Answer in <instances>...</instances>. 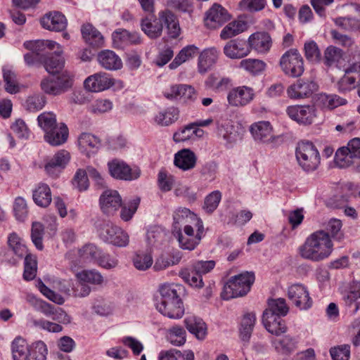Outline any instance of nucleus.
I'll return each mask as SVG.
<instances>
[{
	"label": "nucleus",
	"mask_w": 360,
	"mask_h": 360,
	"mask_svg": "<svg viewBox=\"0 0 360 360\" xmlns=\"http://www.w3.org/2000/svg\"><path fill=\"white\" fill-rule=\"evenodd\" d=\"M256 322V315L253 312L244 314L240 322V337L243 341H248Z\"/></svg>",
	"instance_id": "obj_42"
},
{
	"label": "nucleus",
	"mask_w": 360,
	"mask_h": 360,
	"mask_svg": "<svg viewBox=\"0 0 360 360\" xmlns=\"http://www.w3.org/2000/svg\"><path fill=\"white\" fill-rule=\"evenodd\" d=\"M347 101L337 95L321 94L318 96L316 105L322 109L333 110L346 104Z\"/></svg>",
	"instance_id": "obj_40"
},
{
	"label": "nucleus",
	"mask_w": 360,
	"mask_h": 360,
	"mask_svg": "<svg viewBox=\"0 0 360 360\" xmlns=\"http://www.w3.org/2000/svg\"><path fill=\"white\" fill-rule=\"evenodd\" d=\"M74 83V75L67 70L50 74L40 83L41 90L51 96H58L70 90Z\"/></svg>",
	"instance_id": "obj_4"
},
{
	"label": "nucleus",
	"mask_w": 360,
	"mask_h": 360,
	"mask_svg": "<svg viewBox=\"0 0 360 360\" xmlns=\"http://www.w3.org/2000/svg\"><path fill=\"white\" fill-rule=\"evenodd\" d=\"M341 226H330L328 231H317L310 234L299 248L302 257L314 262L328 258L333 250L332 239L341 240L344 233Z\"/></svg>",
	"instance_id": "obj_1"
},
{
	"label": "nucleus",
	"mask_w": 360,
	"mask_h": 360,
	"mask_svg": "<svg viewBox=\"0 0 360 360\" xmlns=\"http://www.w3.org/2000/svg\"><path fill=\"white\" fill-rule=\"evenodd\" d=\"M43 28L53 31L63 32L65 30L68 21L66 17L59 11H50L46 13L40 20Z\"/></svg>",
	"instance_id": "obj_22"
},
{
	"label": "nucleus",
	"mask_w": 360,
	"mask_h": 360,
	"mask_svg": "<svg viewBox=\"0 0 360 360\" xmlns=\"http://www.w3.org/2000/svg\"><path fill=\"white\" fill-rule=\"evenodd\" d=\"M39 125L45 133L50 131L58 124L56 122V115L52 112H43L37 118Z\"/></svg>",
	"instance_id": "obj_59"
},
{
	"label": "nucleus",
	"mask_w": 360,
	"mask_h": 360,
	"mask_svg": "<svg viewBox=\"0 0 360 360\" xmlns=\"http://www.w3.org/2000/svg\"><path fill=\"white\" fill-rule=\"evenodd\" d=\"M281 317L270 313L263 312L262 323L269 333L278 336L286 331L287 328L285 321Z\"/></svg>",
	"instance_id": "obj_27"
},
{
	"label": "nucleus",
	"mask_w": 360,
	"mask_h": 360,
	"mask_svg": "<svg viewBox=\"0 0 360 360\" xmlns=\"http://www.w3.org/2000/svg\"><path fill=\"white\" fill-rule=\"evenodd\" d=\"M99 205L103 214L113 215L122 207V198L117 191L106 190L100 196Z\"/></svg>",
	"instance_id": "obj_14"
},
{
	"label": "nucleus",
	"mask_w": 360,
	"mask_h": 360,
	"mask_svg": "<svg viewBox=\"0 0 360 360\" xmlns=\"http://www.w3.org/2000/svg\"><path fill=\"white\" fill-rule=\"evenodd\" d=\"M176 287L174 284L162 285L159 289L160 297L155 304L160 313L172 319H181L184 314V307Z\"/></svg>",
	"instance_id": "obj_3"
},
{
	"label": "nucleus",
	"mask_w": 360,
	"mask_h": 360,
	"mask_svg": "<svg viewBox=\"0 0 360 360\" xmlns=\"http://www.w3.org/2000/svg\"><path fill=\"white\" fill-rule=\"evenodd\" d=\"M296 159L299 165L305 172L316 170L320 164V155L311 142L299 143L295 150Z\"/></svg>",
	"instance_id": "obj_6"
},
{
	"label": "nucleus",
	"mask_w": 360,
	"mask_h": 360,
	"mask_svg": "<svg viewBox=\"0 0 360 360\" xmlns=\"http://www.w3.org/2000/svg\"><path fill=\"white\" fill-rule=\"evenodd\" d=\"M186 331L181 326H174L167 332V340L175 346L183 345L186 342Z\"/></svg>",
	"instance_id": "obj_56"
},
{
	"label": "nucleus",
	"mask_w": 360,
	"mask_h": 360,
	"mask_svg": "<svg viewBox=\"0 0 360 360\" xmlns=\"http://www.w3.org/2000/svg\"><path fill=\"white\" fill-rule=\"evenodd\" d=\"M248 46L250 52L255 51L259 54L267 53L272 46V39L267 32H256L252 34L248 38Z\"/></svg>",
	"instance_id": "obj_20"
},
{
	"label": "nucleus",
	"mask_w": 360,
	"mask_h": 360,
	"mask_svg": "<svg viewBox=\"0 0 360 360\" xmlns=\"http://www.w3.org/2000/svg\"><path fill=\"white\" fill-rule=\"evenodd\" d=\"M197 162V157L193 151L188 148L180 150L174 155V164L183 171L193 169Z\"/></svg>",
	"instance_id": "obj_25"
},
{
	"label": "nucleus",
	"mask_w": 360,
	"mask_h": 360,
	"mask_svg": "<svg viewBox=\"0 0 360 360\" xmlns=\"http://www.w3.org/2000/svg\"><path fill=\"white\" fill-rule=\"evenodd\" d=\"M286 113L292 120L304 125L311 124L316 116L313 105H290L286 108Z\"/></svg>",
	"instance_id": "obj_10"
},
{
	"label": "nucleus",
	"mask_w": 360,
	"mask_h": 360,
	"mask_svg": "<svg viewBox=\"0 0 360 360\" xmlns=\"http://www.w3.org/2000/svg\"><path fill=\"white\" fill-rule=\"evenodd\" d=\"M342 57V51L340 49L330 46L324 52V63L328 67L337 65Z\"/></svg>",
	"instance_id": "obj_57"
},
{
	"label": "nucleus",
	"mask_w": 360,
	"mask_h": 360,
	"mask_svg": "<svg viewBox=\"0 0 360 360\" xmlns=\"http://www.w3.org/2000/svg\"><path fill=\"white\" fill-rule=\"evenodd\" d=\"M289 311L285 300L283 298L271 299L268 301V308L264 312L272 314L274 315L285 316Z\"/></svg>",
	"instance_id": "obj_45"
},
{
	"label": "nucleus",
	"mask_w": 360,
	"mask_h": 360,
	"mask_svg": "<svg viewBox=\"0 0 360 360\" xmlns=\"http://www.w3.org/2000/svg\"><path fill=\"white\" fill-rule=\"evenodd\" d=\"M184 323L187 330L198 340H204L207 335V326L202 319L190 316L185 319Z\"/></svg>",
	"instance_id": "obj_33"
},
{
	"label": "nucleus",
	"mask_w": 360,
	"mask_h": 360,
	"mask_svg": "<svg viewBox=\"0 0 360 360\" xmlns=\"http://www.w3.org/2000/svg\"><path fill=\"white\" fill-rule=\"evenodd\" d=\"M3 77L5 82V89L8 93L16 94L19 91L16 75L13 71L4 67L3 68Z\"/></svg>",
	"instance_id": "obj_49"
},
{
	"label": "nucleus",
	"mask_w": 360,
	"mask_h": 360,
	"mask_svg": "<svg viewBox=\"0 0 360 360\" xmlns=\"http://www.w3.org/2000/svg\"><path fill=\"white\" fill-rule=\"evenodd\" d=\"M245 29L246 24L243 21H233L223 28L220 37L223 39H227L243 32Z\"/></svg>",
	"instance_id": "obj_47"
},
{
	"label": "nucleus",
	"mask_w": 360,
	"mask_h": 360,
	"mask_svg": "<svg viewBox=\"0 0 360 360\" xmlns=\"http://www.w3.org/2000/svg\"><path fill=\"white\" fill-rule=\"evenodd\" d=\"M100 237L117 247H126L129 242L128 233L121 226H103L100 230Z\"/></svg>",
	"instance_id": "obj_11"
},
{
	"label": "nucleus",
	"mask_w": 360,
	"mask_h": 360,
	"mask_svg": "<svg viewBox=\"0 0 360 360\" xmlns=\"http://www.w3.org/2000/svg\"><path fill=\"white\" fill-rule=\"evenodd\" d=\"M32 199L34 203L39 207H48L52 200L50 187L44 183H39L33 190Z\"/></svg>",
	"instance_id": "obj_35"
},
{
	"label": "nucleus",
	"mask_w": 360,
	"mask_h": 360,
	"mask_svg": "<svg viewBox=\"0 0 360 360\" xmlns=\"http://www.w3.org/2000/svg\"><path fill=\"white\" fill-rule=\"evenodd\" d=\"M199 51V49L195 45H187L184 47L176 56L173 61L169 64L170 69H176L182 63L193 58Z\"/></svg>",
	"instance_id": "obj_41"
},
{
	"label": "nucleus",
	"mask_w": 360,
	"mask_h": 360,
	"mask_svg": "<svg viewBox=\"0 0 360 360\" xmlns=\"http://www.w3.org/2000/svg\"><path fill=\"white\" fill-rule=\"evenodd\" d=\"M99 64L109 70H120L122 67L121 58L112 51L103 50L98 54Z\"/></svg>",
	"instance_id": "obj_31"
},
{
	"label": "nucleus",
	"mask_w": 360,
	"mask_h": 360,
	"mask_svg": "<svg viewBox=\"0 0 360 360\" xmlns=\"http://www.w3.org/2000/svg\"><path fill=\"white\" fill-rule=\"evenodd\" d=\"M360 159V139L350 140L347 146L340 148L335 153V162L340 168L347 167Z\"/></svg>",
	"instance_id": "obj_8"
},
{
	"label": "nucleus",
	"mask_w": 360,
	"mask_h": 360,
	"mask_svg": "<svg viewBox=\"0 0 360 360\" xmlns=\"http://www.w3.org/2000/svg\"><path fill=\"white\" fill-rule=\"evenodd\" d=\"M288 295L292 302L300 309H307L312 304L307 288L302 284L296 283L290 286Z\"/></svg>",
	"instance_id": "obj_17"
},
{
	"label": "nucleus",
	"mask_w": 360,
	"mask_h": 360,
	"mask_svg": "<svg viewBox=\"0 0 360 360\" xmlns=\"http://www.w3.org/2000/svg\"><path fill=\"white\" fill-rule=\"evenodd\" d=\"M42 63L46 70L49 73L57 72L63 70L65 60L61 51L43 52Z\"/></svg>",
	"instance_id": "obj_28"
},
{
	"label": "nucleus",
	"mask_w": 360,
	"mask_h": 360,
	"mask_svg": "<svg viewBox=\"0 0 360 360\" xmlns=\"http://www.w3.org/2000/svg\"><path fill=\"white\" fill-rule=\"evenodd\" d=\"M221 198L222 194L219 191L211 192L205 198L202 209L207 213H212L218 207Z\"/></svg>",
	"instance_id": "obj_52"
},
{
	"label": "nucleus",
	"mask_w": 360,
	"mask_h": 360,
	"mask_svg": "<svg viewBox=\"0 0 360 360\" xmlns=\"http://www.w3.org/2000/svg\"><path fill=\"white\" fill-rule=\"evenodd\" d=\"M174 225H201L202 221L189 209L184 207L176 210L173 215Z\"/></svg>",
	"instance_id": "obj_37"
},
{
	"label": "nucleus",
	"mask_w": 360,
	"mask_h": 360,
	"mask_svg": "<svg viewBox=\"0 0 360 360\" xmlns=\"http://www.w3.org/2000/svg\"><path fill=\"white\" fill-rule=\"evenodd\" d=\"M330 355L333 360H349L350 356V346L342 345L330 350Z\"/></svg>",
	"instance_id": "obj_64"
},
{
	"label": "nucleus",
	"mask_w": 360,
	"mask_h": 360,
	"mask_svg": "<svg viewBox=\"0 0 360 360\" xmlns=\"http://www.w3.org/2000/svg\"><path fill=\"white\" fill-rule=\"evenodd\" d=\"M233 85L232 79L228 77H221L211 74L205 81V86L215 93H221L228 90Z\"/></svg>",
	"instance_id": "obj_36"
},
{
	"label": "nucleus",
	"mask_w": 360,
	"mask_h": 360,
	"mask_svg": "<svg viewBox=\"0 0 360 360\" xmlns=\"http://www.w3.org/2000/svg\"><path fill=\"white\" fill-rule=\"evenodd\" d=\"M240 67L252 76H259L264 72L266 63L262 60L247 58L240 61Z\"/></svg>",
	"instance_id": "obj_39"
},
{
	"label": "nucleus",
	"mask_w": 360,
	"mask_h": 360,
	"mask_svg": "<svg viewBox=\"0 0 360 360\" xmlns=\"http://www.w3.org/2000/svg\"><path fill=\"white\" fill-rule=\"evenodd\" d=\"M110 175L118 179L131 181L140 176L141 171L138 167L131 168L123 162L112 161L108 163Z\"/></svg>",
	"instance_id": "obj_16"
},
{
	"label": "nucleus",
	"mask_w": 360,
	"mask_h": 360,
	"mask_svg": "<svg viewBox=\"0 0 360 360\" xmlns=\"http://www.w3.org/2000/svg\"><path fill=\"white\" fill-rule=\"evenodd\" d=\"M11 352L13 360H30V346L22 338H16L12 342Z\"/></svg>",
	"instance_id": "obj_38"
},
{
	"label": "nucleus",
	"mask_w": 360,
	"mask_h": 360,
	"mask_svg": "<svg viewBox=\"0 0 360 360\" xmlns=\"http://www.w3.org/2000/svg\"><path fill=\"white\" fill-rule=\"evenodd\" d=\"M304 56L307 60L311 63H319L321 60V51L317 44L314 41H309L304 46Z\"/></svg>",
	"instance_id": "obj_58"
},
{
	"label": "nucleus",
	"mask_w": 360,
	"mask_h": 360,
	"mask_svg": "<svg viewBox=\"0 0 360 360\" xmlns=\"http://www.w3.org/2000/svg\"><path fill=\"white\" fill-rule=\"evenodd\" d=\"M318 89V85L314 81L298 79L287 89L290 98L300 99L310 97Z\"/></svg>",
	"instance_id": "obj_15"
},
{
	"label": "nucleus",
	"mask_w": 360,
	"mask_h": 360,
	"mask_svg": "<svg viewBox=\"0 0 360 360\" xmlns=\"http://www.w3.org/2000/svg\"><path fill=\"white\" fill-rule=\"evenodd\" d=\"M224 53L231 59L242 58L250 53L248 41L240 38L231 39L224 46Z\"/></svg>",
	"instance_id": "obj_23"
},
{
	"label": "nucleus",
	"mask_w": 360,
	"mask_h": 360,
	"mask_svg": "<svg viewBox=\"0 0 360 360\" xmlns=\"http://www.w3.org/2000/svg\"><path fill=\"white\" fill-rule=\"evenodd\" d=\"M163 24L166 26L167 34L170 38L176 39L181 33L179 20L170 11H160L158 18L154 14L148 15L141 19V30L150 39H156L161 36Z\"/></svg>",
	"instance_id": "obj_2"
},
{
	"label": "nucleus",
	"mask_w": 360,
	"mask_h": 360,
	"mask_svg": "<svg viewBox=\"0 0 360 360\" xmlns=\"http://www.w3.org/2000/svg\"><path fill=\"white\" fill-rule=\"evenodd\" d=\"M255 97L254 89L247 86L231 89L227 94V101L233 107H243L249 104Z\"/></svg>",
	"instance_id": "obj_12"
},
{
	"label": "nucleus",
	"mask_w": 360,
	"mask_h": 360,
	"mask_svg": "<svg viewBox=\"0 0 360 360\" xmlns=\"http://www.w3.org/2000/svg\"><path fill=\"white\" fill-rule=\"evenodd\" d=\"M140 198L136 197L130 200L127 205L121 207L120 217L124 221H129L136 212L140 204Z\"/></svg>",
	"instance_id": "obj_61"
},
{
	"label": "nucleus",
	"mask_w": 360,
	"mask_h": 360,
	"mask_svg": "<svg viewBox=\"0 0 360 360\" xmlns=\"http://www.w3.org/2000/svg\"><path fill=\"white\" fill-rule=\"evenodd\" d=\"M181 276L191 286L202 288L203 285L202 276L195 272V271H193L191 267L182 271L181 272Z\"/></svg>",
	"instance_id": "obj_60"
},
{
	"label": "nucleus",
	"mask_w": 360,
	"mask_h": 360,
	"mask_svg": "<svg viewBox=\"0 0 360 360\" xmlns=\"http://www.w3.org/2000/svg\"><path fill=\"white\" fill-rule=\"evenodd\" d=\"M203 232V226H198L197 232L195 233L192 226H184L181 229L174 230L173 234L177 238L180 246L184 249L193 250L199 243Z\"/></svg>",
	"instance_id": "obj_9"
},
{
	"label": "nucleus",
	"mask_w": 360,
	"mask_h": 360,
	"mask_svg": "<svg viewBox=\"0 0 360 360\" xmlns=\"http://www.w3.org/2000/svg\"><path fill=\"white\" fill-rule=\"evenodd\" d=\"M175 184V177L166 169H162L158 174V186L161 191H170Z\"/></svg>",
	"instance_id": "obj_48"
},
{
	"label": "nucleus",
	"mask_w": 360,
	"mask_h": 360,
	"mask_svg": "<svg viewBox=\"0 0 360 360\" xmlns=\"http://www.w3.org/2000/svg\"><path fill=\"white\" fill-rule=\"evenodd\" d=\"M158 359L159 360H194V354L191 351L183 354L179 350L172 349L161 352Z\"/></svg>",
	"instance_id": "obj_55"
},
{
	"label": "nucleus",
	"mask_w": 360,
	"mask_h": 360,
	"mask_svg": "<svg viewBox=\"0 0 360 360\" xmlns=\"http://www.w3.org/2000/svg\"><path fill=\"white\" fill-rule=\"evenodd\" d=\"M179 116V110L174 106L161 109L153 117V123L160 127H168L174 123Z\"/></svg>",
	"instance_id": "obj_26"
},
{
	"label": "nucleus",
	"mask_w": 360,
	"mask_h": 360,
	"mask_svg": "<svg viewBox=\"0 0 360 360\" xmlns=\"http://www.w3.org/2000/svg\"><path fill=\"white\" fill-rule=\"evenodd\" d=\"M250 131L255 140L262 142H267L274 136L271 124L268 121L254 123L250 127Z\"/></svg>",
	"instance_id": "obj_32"
},
{
	"label": "nucleus",
	"mask_w": 360,
	"mask_h": 360,
	"mask_svg": "<svg viewBox=\"0 0 360 360\" xmlns=\"http://www.w3.org/2000/svg\"><path fill=\"white\" fill-rule=\"evenodd\" d=\"M360 83V61L353 63L338 81L337 88L340 93L349 91Z\"/></svg>",
	"instance_id": "obj_18"
},
{
	"label": "nucleus",
	"mask_w": 360,
	"mask_h": 360,
	"mask_svg": "<svg viewBox=\"0 0 360 360\" xmlns=\"http://www.w3.org/2000/svg\"><path fill=\"white\" fill-rule=\"evenodd\" d=\"M271 344L278 354L287 356L298 349L299 340L290 335H279L271 338Z\"/></svg>",
	"instance_id": "obj_13"
},
{
	"label": "nucleus",
	"mask_w": 360,
	"mask_h": 360,
	"mask_svg": "<svg viewBox=\"0 0 360 360\" xmlns=\"http://www.w3.org/2000/svg\"><path fill=\"white\" fill-rule=\"evenodd\" d=\"M8 245L18 258H22L27 254V248L23 240L15 233H12L8 236Z\"/></svg>",
	"instance_id": "obj_44"
},
{
	"label": "nucleus",
	"mask_w": 360,
	"mask_h": 360,
	"mask_svg": "<svg viewBox=\"0 0 360 360\" xmlns=\"http://www.w3.org/2000/svg\"><path fill=\"white\" fill-rule=\"evenodd\" d=\"M76 278L79 282L94 285H101L104 282L103 276L96 269L82 270L76 274Z\"/></svg>",
	"instance_id": "obj_43"
},
{
	"label": "nucleus",
	"mask_w": 360,
	"mask_h": 360,
	"mask_svg": "<svg viewBox=\"0 0 360 360\" xmlns=\"http://www.w3.org/2000/svg\"><path fill=\"white\" fill-rule=\"evenodd\" d=\"M79 148L87 157L95 155L101 146V140L91 133H82L78 138Z\"/></svg>",
	"instance_id": "obj_24"
},
{
	"label": "nucleus",
	"mask_w": 360,
	"mask_h": 360,
	"mask_svg": "<svg viewBox=\"0 0 360 360\" xmlns=\"http://www.w3.org/2000/svg\"><path fill=\"white\" fill-rule=\"evenodd\" d=\"M82 34L85 41L93 48H101L104 44V39L101 33L91 24L82 25Z\"/></svg>",
	"instance_id": "obj_34"
},
{
	"label": "nucleus",
	"mask_w": 360,
	"mask_h": 360,
	"mask_svg": "<svg viewBox=\"0 0 360 360\" xmlns=\"http://www.w3.org/2000/svg\"><path fill=\"white\" fill-rule=\"evenodd\" d=\"M30 360H46L48 355L46 345L41 340L33 342L30 346Z\"/></svg>",
	"instance_id": "obj_53"
},
{
	"label": "nucleus",
	"mask_w": 360,
	"mask_h": 360,
	"mask_svg": "<svg viewBox=\"0 0 360 360\" xmlns=\"http://www.w3.org/2000/svg\"><path fill=\"white\" fill-rule=\"evenodd\" d=\"M118 259L116 257L112 256L101 250V254L98 257L96 264L105 269H112L118 265Z\"/></svg>",
	"instance_id": "obj_63"
},
{
	"label": "nucleus",
	"mask_w": 360,
	"mask_h": 360,
	"mask_svg": "<svg viewBox=\"0 0 360 360\" xmlns=\"http://www.w3.org/2000/svg\"><path fill=\"white\" fill-rule=\"evenodd\" d=\"M255 281L253 273L244 272L232 276L224 285L221 292L224 300H230L245 295Z\"/></svg>",
	"instance_id": "obj_5"
},
{
	"label": "nucleus",
	"mask_w": 360,
	"mask_h": 360,
	"mask_svg": "<svg viewBox=\"0 0 360 360\" xmlns=\"http://www.w3.org/2000/svg\"><path fill=\"white\" fill-rule=\"evenodd\" d=\"M101 254V250L93 243L86 244L79 250V256L85 262L96 263Z\"/></svg>",
	"instance_id": "obj_46"
},
{
	"label": "nucleus",
	"mask_w": 360,
	"mask_h": 360,
	"mask_svg": "<svg viewBox=\"0 0 360 360\" xmlns=\"http://www.w3.org/2000/svg\"><path fill=\"white\" fill-rule=\"evenodd\" d=\"M230 19V15L226 9L220 4H214L207 11L205 18V25L211 29H215Z\"/></svg>",
	"instance_id": "obj_21"
},
{
	"label": "nucleus",
	"mask_w": 360,
	"mask_h": 360,
	"mask_svg": "<svg viewBox=\"0 0 360 360\" xmlns=\"http://www.w3.org/2000/svg\"><path fill=\"white\" fill-rule=\"evenodd\" d=\"M69 135L68 127L64 123H60L50 131L44 134L45 141L50 145L57 146L66 142Z\"/></svg>",
	"instance_id": "obj_29"
},
{
	"label": "nucleus",
	"mask_w": 360,
	"mask_h": 360,
	"mask_svg": "<svg viewBox=\"0 0 360 360\" xmlns=\"http://www.w3.org/2000/svg\"><path fill=\"white\" fill-rule=\"evenodd\" d=\"M219 52L215 48H209L203 50L199 55L198 60V70L200 74L208 72L216 63Z\"/></svg>",
	"instance_id": "obj_30"
},
{
	"label": "nucleus",
	"mask_w": 360,
	"mask_h": 360,
	"mask_svg": "<svg viewBox=\"0 0 360 360\" xmlns=\"http://www.w3.org/2000/svg\"><path fill=\"white\" fill-rule=\"evenodd\" d=\"M30 321L32 326L35 328L49 333H60L63 330V327L60 324L48 321L43 318H33Z\"/></svg>",
	"instance_id": "obj_51"
},
{
	"label": "nucleus",
	"mask_w": 360,
	"mask_h": 360,
	"mask_svg": "<svg viewBox=\"0 0 360 360\" xmlns=\"http://www.w3.org/2000/svg\"><path fill=\"white\" fill-rule=\"evenodd\" d=\"M23 278L27 281L34 279L37 274V262L35 256L27 254L25 256Z\"/></svg>",
	"instance_id": "obj_50"
},
{
	"label": "nucleus",
	"mask_w": 360,
	"mask_h": 360,
	"mask_svg": "<svg viewBox=\"0 0 360 360\" xmlns=\"http://www.w3.org/2000/svg\"><path fill=\"white\" fill-rule=\"evenodd\" d=\"M13 213L19 222H24L28 214L27 202L22 197H17L13 202Z\"/></svg>",
	"instance_id": "obj_54"
},
{
	"label": "nucleus",
	"mask_w": 360,
	"mask_h": 360,
	"mask_svg": "<svg viewBox=\"0 0 360 360\" xmlns=\"http://www.w3.org/2000/svg\"><path fill=\"white\" fill-rule=\"evenodd\" d=\"M279 65L284 74L288 77H300L304 71L303 58L296 49L285 51L280 58Z\"/></svg>",
	"instance_id": "obj_7"
},
{
	"label": "nucleus",
	"mask_w": 360,
	"mask_h": 360,
	"mask_svg": "<svg viewBox=\"0 0 360 360\" xmlns=\"http://www.w3.org/2000/svg\"><path fill=\"white\" fill-rule=\"evenodd\" d=\"M46 103V99L44 95L36 94L28 97L26 101V107L30 111H39L44 107Z\"/></svg>",
	"instance_id": "obj_62"
},
{
	"label": "nucleus",
	"mask_w": 360,
	"mask_h": 360,
	"mask_svg": "<svg viewBox=\"0 0 360 360\" xmlns=\"http://www.w3.org/2000/svg\"><path fill=\"white\" fill-rule=\"evenodd\" d=\"M113 84V79L105 72H98L91 75L84 82L85 89L92 92L104 91Z\"/></svg>",
	"instance_id": "obj_19"
}]
</instances>
